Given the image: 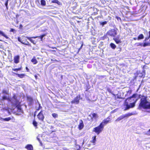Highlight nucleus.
Masks as SVG:
<instances>
[{"label": "nucleus", "mask_w": 150, "mask_h": 150, "mask_svg": "<svg viewBox=\"0 0 150 150\" xmlns=\"http://www.w3.org/2000/svg\"><path fill=\"white\" fill-rule=\"evenodd\" d=\"M137 96L136 94H134L132 97L126 100L124 105L126 107L125 110L128 109L130 108H133L137 100Z\"/></svg>", "instance_id": "obj_1"}, {"label": "nucleus", "mask_w": 150, "mask_h": 150, "mask_svg": "<svg viewBox=\"0 0 150 150\" xmlns=\"http://www.w3.org/2000/svg\"><path fill=\"white\" fill-rule=\"evenodd\" d=\"M139 106L144 108L150 109V102H148L145 97L141 99Z\"/></svg>", "instance_id": "obj_2"}, {"label": "nucleus", "mask_w": 150, "mask_h": 150, "mask_svg": "<svg viewBox=\"0 0 150 150\" xmlns=\"http://www.w3.org/2000/svg\"><path fill=\"white\" fill-rule=\"evenodd\" d=\"M101 125L102 124H100L99 126L94 128L93 131L95 132L97 134H99L102 131L104 128Z\"/></svg>", "instance_id": "obj_3"}, {"label": "nucleus", "mask_w": 150, "mask_h": 150, "mask_svg": "<svg viewBox=\"0 0 150 150\" xmlns=\"http://www.w3.org/2000/svg\"><path fill=\"white\" fill-rule=\"evenodd\" d=\"M18 40L19 42H20L23 44L28 45H30L29 42L27 40V39L25 36L23 37L22 38L18 37Z\"/></svg>", "instance_id": "obj_4"}, {"label": "nucleus", "mask_w": 150, "mask_h": 150, "mask_svg": "<svg viewBox=\"0 0 150 150\" xmlns=\"http://www.w3.org/2000/svg\"><path fill=\"white\" fill-rule=\"evenodd\" d=\"M149 36L145 38L144 41L146 42H144L143 44V47H145L150 46V31L149 32Z\"/></svg>", "instance_id": "obj_5"}, {"label": "nucleus", "mask_w": 150, "mask_h": 150, "mask_svg": "<svg viewBox=\"0 0 150 150\" xmlns=\"http://www.w3.org/2000/svg\"><path fill=\"white\" fill-rule=\"evenodd\" d=\"M13 99H14V101L13 102L8 97L6 96H4L2 98V100H7L8 101H10L11 102L13 105H16V97L15 96H14L13 97Z\"/></svg>", "instance_id": "obj_6"}, {"label": "nucleus", "mask_w": 150, "mask_h": 150, "mask_svg": "<svg viewBox=\"0 0 150 150\" xmlns=\"http://www.w3.org/2000/svg\"><path fill=\"white\" fill-rule=\"evenodd\" d=\"M107 34L111 36H115L117 34V32L114 29L109 30L107 33Z\"/></svg>", "instance_id": "obj_7"}, {"label": "nucleus", "mask_w": 150, "mask_h": 150, "mask_svg": "<svg viewBox=\"0 0 150 150\" xmlns=\"http://www.w3.org/2000/svg\"><path fill=\"white\" fill-rule=\"evenodd\" d=\"M80 95H78L71 102L72 103H75L78 104L79 103V100L80 99Z\"/></svg>", "instance_id": "obj_8"}, {"label": "nucleus", "mask_w": 150, "mask_h": 150, "mask_svg": "<svg viewBox=\"0 0 150 150\" xmlns=\"http://www.w3.org/2000/svg\"><path fill=\"white\" fill-rule=\"evenodd\" d=\"M110 119V118L109 117H108L106 119L104 120L100 124H102L101 125L103 126L104 127V126L108 123Z\"/></svg>", "instance_id": "obj_9"}, {"label": "nucleus", "mask_w": 150, "mask_h": 150, "mask_svg": "<svg viewBox=\"0 0 150 150\" xmlns=\"http://www.w3.org/2000/svg\"><path fill=\"white\" fill-rule=\"evenodd\" d=\"M37 117L39 120L43 121L44 117L42 113V111H41L37 115Z\"/></svg>", "instance_id": "obj_10"}, {"label": "nucleus", "mask_w": 150, "mask_h": 150, "mask_svg": "<svg viewBox=\"0 0 150 150\" xmlns=\"http://www.w3.org/2000/svg\"><path fill=\"white\" fill-rule=\"evenodd\" d=\"M84 124L82 120H80L79 121V124L78 125L79 129L81 130L84 127Z\"/></svg>", "instance_id": "obj_11"}, {"label": "nucleus", "mask_w": 150, "mask_h": 150, "mask_svg": "<svg viewBox=\"0 0 150 150\" xmlns=\"http://www.w3.org/2000/svg\"><path fill=\"white\" fill-rule=\"evenodd\" d=\"M19 56L18 55L15 56L14 59V62L16 63H18L19 62Z\"/></svg>", "instance_id": "obj_12"}, {"label": "nucleus", "mask_w": 150, "mask_h": 150, "mask_svg": "<svg viewBox=\"0 0 150 150\" xmlns=\"http://www.w3.org/2000/svg\"><path fill=\"white\" fill-rule=\"evenodd\" d=\"M25 148L27 150H33V146L31 144H28L25 146Z\"/></svg>", "instance_id": "obj_13"}, {"label": "nucleus", "mask_w": 150, "mask_h": 150, "mask_svg": "<svg viewBox=\"0 0 150 150\" xmlns=\"http://www.w3.org/2000/svg\"><path fill=\"white\" fill-rule=\"evenodd\" d=\"M38 37H27V39L29 40L31 42H32V43H33V44H36V42H35V41L33 40L32 38H37Z\"/></svg>", "instance_id": "obj_14"}, {"label": "nucleus", "mask_w": 150, "mask_h": 150, "mask_svg": "<svg viewBox=\"0 0 150 150\" xmlns=\"http://www.w3.org/2000/svg\"><path fill=\"white\" fill-rule=\"evenodd\" d=\"M31 61L34 64H36L38 62L35 57H33V58L31 59Z\"/></svg>", "instance_id": "obj_15"}, {"label": "nucleus", "mask_w": 150, "mask_h": 150, "mask_svg": "<svg viewBox=\"0 0 150 150\" xmlns=\"http://www.w3.org/2000/svg\"><path fill=\"white\" fill-rule=\"evenodd\" d=\"M143 44H144V43L143 44L142 43L137 42V43H136L134 44V46L135 47H138L139 46H143Z\"/></svg>", "instance_id": "obj_16"}, {"label": "nucleus", "mask_w": 150, "mask_h": 150, "mask_svg": "<svg viewBox=\"0 0 150 150\" xmlns=\"http://www.w3.org/2000/svg\"><path fill=\"white\" fill-rule=\"evenodd\" d=\"M132 115V113H129L127 114L123 115L122 116L123 117V118H124L125 117H128L130 116H131Z\"/></svg>", "instance_id": "obj_17"}, {"label": "nucleus", "mask_w": 150, "mask_h": 150, "mask_svg": "<svg viewBox=\"0 0 150 150\" xmlns=\"http://www.w3.org/2000/svg\"><path fill=\"white\" fill-rule=\"evenodd\" d=\"M0 34L2 36L5 38L6 39H8V38L7 37L3 32L0 30Z\"/></svg>", "instance_id": "obj_18"}, {"label": "nucleus", "mask_w": 150, "mask_h": 150, "mask_svg": "<svg viewBox=\"0 0 150 150\" xmlns=\"http://www.w3.org/2000/svg\"><path fill=\"white\" fill-rule=\"evenodd\" d=\"M52 3H56L59 5L61 4V3L57 0H53L52 1Z\"/></svg>", "instance_id": "obj_19"}, {"label": "nucleus", "mask_w": 150, "mask_h": 150, "mask_svg": "<svg viewBox=\"0 0 150 150\" xmlns=\"http://www.w3.org/2000/svg\"><path fill=\"white\" fill-rule=\"evenodd\" d=\"M144 38V36L142 34H141L139 35L137 38V39L138 40H139L140 39H143Z\"/></svg>", "instance_id": "obj_20"}, {"label": "nucleus", "mask_w": 150, "mask_h": 150, "mask_svg": "<svg viewBox=\"0 0 150 150\" xmlns=\"http://www.w3.org/2000/svg\"><path fill=\"white\" fill-rule=\"evenodd\" d=\"M27 99L28 101L30 103H31L33 101V100L32 98L30 96L27 97Z\"/></svg>", "instance_id": "obj_21"}, {"label": "nucleus", "mask_w": 150, "mask_h": 150, "mask_svg": "<svg viewBox=\"0 0 150 150\" xmlns=\"http://www.w3.org/2000/svg\"><path fill=\"white\" fill-rule=\"evenodd\" d=\"M96 136H95L93 137V140H92V143L93 144V145H95V142L96 141Z\"/></svg>", "instance_id": "obj_22"}, {"label": "nucleus", "mask_w": 150, "mask_h": 150, "mask_svg": "<svg viewBox=\"0 0 150 150\" xmlns=\"http://www.w3.org/2000/svg\"><path fill=\"white\" fill-rule=\"evenodd\" d=\"M11 120V118L10 117H8L3 119V120L5 121H9Z\"/></svg>", "instance_id": "obj_23"}, {"label": "nucleus", "mask_w": 150, "mask_h": 150, "mask_svg": "<svg viewBox=\"0 0 150 150\" xmlns=\"http://www.w3.org/2000/svg\"><path fill=\"white\" fill-rule=\"evenodd\" d=\"M92 115L93 118H96L98 117V116L95 113H93L92 114Z\"/></svg>", "instance_id": "obj_24"}, {"label": "nucleus", "mask_w": 150, "mask_h": 150, "mask_svg": "<svg viewBox=\"0 0 150 150\" xmlns=\"http://www.w3.org/2000/svg\"><path fill=\"white\" fill-rule=\"evenodd\" d=\"M41 4L43 6H45L46 4L45 1L44 0H42L41 1Z\"/></svg>", "instance_id": "obj_25"}, {"label": "nucleus", "mask_w": 150, "mask_h": 150, "mask_svg": "<svg viewBox=\"0 0 150 150\" xmlns=\"http://www.w3.org/2000/svg\"><path fill=\"white\" fill-rule=\"evenodd\" d=\"M111 47L113 49H114L116 47L115 45L113 43H111L110 44Z\"/></svg>", "instance_id": "obj_26"}, {"label": "nucleus", "mask_w": 150, "mask_h": 150, "mask_svg": "<svg viewBox=\"0 0 150 150\" xmlns=\"http://www.w3.org/2000/svg\"><path fill=\"white\" fill-rule=\"evenodd\" d=\"M123 119V117L122 115L117 118L116 120V121H119Z\"/></svg>", "instance_id": "obj_27"}, {"label": "nucleus", "mask_w": 150, "mask_h": 150, "mask_svg": "<svg viewBox=\"0 0 150 150\" xmlns=\"http://www.w3.org/2000/svg\"><path fill=\"white\" fill-rule=\"evenodd\" d=\"M33 125L35 127H36L37 126V123L35 120L33 121Z\"/></svg>", "instance_id": "obj_28"}, {"label": "nucleus", "mask_w": 150, "mask_h": 150, "mask_svg": "<svg viewBox=\"0 0 150 150\" xmlns=\"http://www.w3.org/2000/svg\"><path fill=\"white\" fill-rule=\"evenodd\" d=\"M2 93L4 94H8V91L4 89L2 91Z\"/></svg>", "instance_id": "obj_29"}, {"label": "nucleus", "mask_w": 150, "mask_h": 150, "mask_svg": "<svg viewBox=\"0 0 150 150\" xmlns=\"http://www.w3.org/2000/svg\"><path fill=\"white\" fill-rule=\"evenodd\" d=\"M21 68H18V69H13V70L14 71H17L21 70Z\"/></svg>", "instance_id": "obj_30"}, {"label": "nucleus", "mask_w": 150, "mask_h": 150, "mask_svg": "<svg viewBox=\"0 0 150 150\" xmlns=\"http://www.w3.org/2000/svg\"><path fill=\"white\" fill-rule=\"evenodd\" d=\"M46 35L45 34H43L41 36H39V37H39L41 39V40L42 41V38L44 37Z\"/></svg>", "instance_id": "obj_31"}, {"label": "nucleus", "mask_w": 150, "mask_h": 150, "mask_svg": "<svg viewBox=\"0 0 150 150\" xmlns=\"http://www.w3.org/2000/svg\"><path fill=\"white\" fill-rule=\"evenodd\" d=\"M52 116L54 118H56L57 116V115L56 113H53L52 114Z\"/></svg>", "instance_id": "obj_32"}, {"label": "nucleus", "mask_w": 150, "mask_h": 150, "mask_svg": "<svg viewBox=\"0 0 150 150\" xmlns=\"http://www.w3.org/2000/svg\"><path fill=\"white\" fill-rule=\"evenodd\" d=\"M107 23V22L106 21H104L103 22H102L101 23V25H102L103 26V25H104L106 24V23Z\"/></svg>", "instance_id": "obj_33"}, {"label": "nucleus", "mask_w": 150, "mask_h": 150, "mask_svg": "<svg viewBox=\"0 0 150 150\" xmlns=\"http://www.w3.org/2000/svg\"><path fill=\"white\" fill-rule=\"evenodd\" d=\"M8 0H7L6 1V2L5 3V5L7 9V5H8Z\"/></svg>", "instance_id": "obj_34"}, {"label": "nucleus", "mask_w": 150, "mask_h": 150, "mask_svg": "<svg viewBox=\"0 0 150 150\" xmlns=\"http://www.w3.org/2000/svg\"><path fill=\"white\" fill-rule=\"evenodd\" d=\"M17 74L18 75V76L21 78H22L23 76L24 75L23 74Z\"/></svg>", "instance_id": "obj_35"}, {"label": "nucleus", "mask_w": 150, "mask_h": 150, "mask_svg": "<svg viewBox=\"0 0 150 150\" xmlns=\"http://www.w3.org/2000/svg\"><path fill=\"white\" fill-rule=\"evenodd\" d=\"M115 41L116 42V43L117 44H118L120 42V41L118 40H115Z\"/></svg>", "instance_id": "obj_36"}, {"label": "nucleus", "mask_w": 150, "mask_h": 150, "mask_svg": "<svg viewBox=\"0 0 150 150\" xmlns=\"http://www.w3.org/2000/svg\"><path fill=\"white\" fill-rule=\"evenodd\" d=\"M37 139L38 140V141H39V142L40 143H41V142H40V139L38 138V137H37Z\"/></svg>", "instance_id": "obj_37"}, {"label": "nucleus", "mask_w": 150, "mask_h": 150, "mask_svg": "<svg viewBox=\"0 0 150 150\" xmlns=\"http://www.w3.org/2000/svg\"><path fill=\"white\" fill-rule=\"evenodd\" d=\"M148 134H149L150 135V129H149V130L148 131Z\"/></svg>", "instance_id": "obj_38"}, {"label": "nucleus", "mask_w": 150, "mask_h": 150, "mask_svg": "<svg viewBox=\"0 0 150 150\" xmlns=\"http://www.w3.org/2000/svg\"><path fill=\"white\" fill-rule=\"evenodd\" d=\"M133 39L134 40H136L137 39V38H133Z\"/></svg>", "instance_id": "obj_39"}, {"label": "nucleus", "mask_w": 150, "mask_h": 150, "mask_svg": "<svg viewBox=\"0 0 150 150\" xmlns=\"http://www.w3.org/2000/svg\"><path fill=\"white\" fill-rule=\"evenodd\" d=\"M3 109L4 110H8V109L6 108H4Z\"/></svg>", "instance_id": "obj_40"}, {"label": "nucleus", "mask_w": 150, "mask_h": 150, "mask_svg": "<svg viewBox=\"0 0 150 150\" xmlns=\"http://www.w3.org/2000/svg\"><path fill=\"white\" fill-rule=\"evenodd\" d=\"M3 118H1V117H0V120H3Z\"/></svg>", "instance_id": "obj_41"}, {"label": "nucleus", "mask_w": 150, "mask_h": 150, "mask_svg": "<svg viewBox=\"0 0 150 150\" xmlns=\"http://www.w3.org/2000/svg\"><path fill=\"white\" fill-rule=\"evenodd\" d=\"M82 46H83V44H82V45H81V47L79 49V50H80V49L81 48H82Z\"/></svg>", "instance_id": "obj_42"}, {"label": "nucleus", "mask_w": 150, "mask_h": 150, "mask_svg": "<svg viewBox=\"0 0 150 150\" xmlns=\"http://www.w3.org/2000/svg\"><path fill=\"white\" fill-rule=\"evenodd\" d=\"M41 107L40 106V104H39V108H40Z\"/></svg>", "instance_id": "obj_43"}, {"label": "nucleus", "mask_w": 150, "mask_h": 150, "mask_svg": "<svg viewBox=\"0 0 150 150\" xmlns=\"http://www.w3.org/2000/svg\"><path fill=\"white\" fill-rule=\"evenodd\" d=\"M26 70H28V68L27 67H26Z\"/></svg>", "instance_id": "obj_44"}, {"label": "nucleus", "mask_w": 150, "mask_h": 150, "mask_svg": "<svg viewBox=\"0 0 150 150\" xmlns=\"http://www.w3.org/2000/svg\"><path fill=\"white\" fill-rule=\"evenodd\" d=\"M13 29H11V30L12 31H13Z\"/></svg>", "instance_id": "obj_45"}, {"label": "nucleus", "mask_w": 150, "mask_h": 150, "mask_svg": "<svg viewBox=\"0 0 150 150\" xmlns=\"http://www.w3.org/2000/svg\"><path fill=\"white\" fill-rule=\"evenodd\" d=\"M108 91H109V92H110V90H108Z\"/></svg>", "instance_id": "obj_46"}, {"label": "nucleus", "mask_w": 150, "mask_h": 150, "mask_svg": "<svg viewBox=\"0 0 150 150\" xmlns=\"http://www.w3.org/2000/svg\"><path fill=\"white\" fill-rule=\"evenodd\" d=\"M35 113H34V116H35Z\"/></svg>", "instance_id": "obj_47"}, {"label": "nucleus", "mask_w": 150, "mask_h": 150, "mask_svg": "<svg viewBox=\"0 0 150 150\" xmlns=\"http://www.w3.org/2000/svg\"><path fill=\"white\" fill-rule=\"evenodd\" d=\"M21 26H22V25H20V26L21 27Z\"/></svg>", "instance_id": "obj_48"}, {"label": "nucleus", "mask_w": 150, "mask_h": 150, "mask_svg": "<svg viewBox=\"0 0 150 150\" xmlns=\"http://www.w3.org/2000/svg\"><path fill=\"white\" fill-rule=\"evenodd\" d=\"M21 26H22V25H20V26L21 27Z\"/></svg>", "instance_id": "obj_49"}, {"label": "nucleus", "mask_w": 150, "mask_h": 150, "mask_svg": "<svg viewBox=\"0 0 150 150\" xmlns=\"http://www.w3.org/2000/svg\"><path fill=\"white\" fill-rule=\"evenodd\" d=\"M77 150H80L79 149H77Z\"/></svg>", "instance_id": "obj_50"}, {"label": "nucleus", "mask_w": 150, "mask_h": 150, "mask_svg": "<svg viewBox=\"0 0 150 150\" xmlns=\"http://www.w3.org/2000/svg\"><path fill=\"white\" fill-rule=\"evenodd\" d=\"M0 41H1L2 40H0Z\"/></svg>", "instance_id": "obj_51"}]
</instances>
